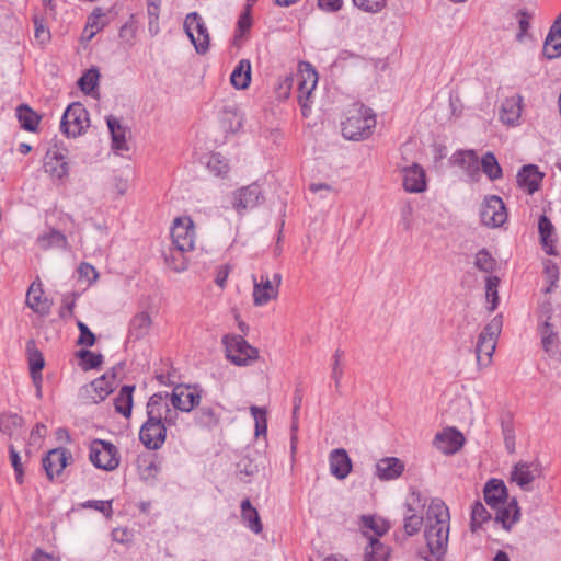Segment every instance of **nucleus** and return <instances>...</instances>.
Wrapping results in <instances>:
<instances>
[{
	"mask_svg": "<svg viewBox=\"0 0 561 561\" xmlns=\"http://www.w3.org/2000/svg\"><path fill=\"white\" fill-rule=\"evenodd\" d=\"M424 522L423 515L416 513H403V529L408 536H413L421 529Z\"/></svg>",
	"mask_w": 561,
	"mask_h": 561,
	"instance_id": "48",
	"label": "nucleus"
},
{
	"mask_svg": "<svg viewBox=\"0 0 561 561\" xmlns=\"http://www.w3.org/2000/svg\"><path fill=\"white\" fill-rule=\"evenodd\" d=\"M539 333L543 351L550 356L554 355L558 346V336L552 324L549 321H545L539 328Z\"/></svg>",
	"mask_w": 561,
	"mask_h": 561,
	"instance_id": "34",
	"label": "nucleus"
},
{
	"mask_svg": "<svg viewBox=\"0 0 561 561\" xmlns=\"http://www.w3.org/2000/svg\"><path fill=\"white\" fill-rule=\"evenodd\" d=\"M264 196L257 183L241 187L233 193L232 206L239 215L262 204Z\"/></svg>",
	"mask_w": 561,
	"mask_h": 561,
	"instance_id": "10",
	"label": "nucleus"
},
{
	"mask_svg": "<svg viewBox=\"0 0 561 561\" xmlns=\"http://www.w3.org/2000/svg\"><path fill=\"white\" fill-rule=\"evenodd\" d=\"M154 400L147 403L148 420L141 426L139 438L148 449H159L167 436V427L161 423V414L154 410Z\"/></svg>",
	"mask_w": 561,
	"mask_h": 561,
	"instance_id": "4",
	"label": "nucleus"
},
{
	"mask_svg": "<svg viewBox=\"0 0 561 561\" xmlns=\"http://www.w3.org/2000/svg\"><path fill=\"white\" fill-rule=\"evenodd\" d=\"M540 239L543 248L546 249V252L548 254H553L552 251V232H553V226L551 221L545 216H540L539 222H538Z\"/></svg>",
	"mask_w": 561,
	"mask_h": 561,
	"instance_id": "43",
	"label": "nucleus"
},
{
	"mask_svg": "<svg viewBox=\"0 0 561 561\" xmlns=\"http://www.w3.org/2000/svg\"><path fill=\"white\" fill-rule=\"evenodd\" d=\"M16 117L21 127L27 131H35L41 117L28 105L22 104L16 108Z\"/></svg>",
	"mask_w": 561,
	"mask_h": 561,
	"instance_id": "33",
	"label": "nucleus"
},
{
	"mask_svg": "<svg viewBox=\"0 0 561 561\" xmlns=\"http://www.w3.org/2000/svg\"><path fill=\"white\" fill-rule=\"evenodd\" d=\"M404 470V463L396 457L380 459L376 465V474L381 480L399 478Z\"/></svg>",
	"mask_w": 561,
	"mask_h": 561,
	"instance_id": "28",
	"label": "nucleus"
},
{
	"mask_svg": "<svg viewBox=\"0 0 561 561\" xmlns=\"http://www.w3.org/2000/svg\"><path fill=\"white\" fill-rule=\"evenodd\" d=\"M502 318L496 316L483 328L479 334L474 352L477 364L480 368L490 365L496 348L497 337L502 331Z\"/></svg>",
	"mask_w": 561,
	"mask_h": 561,
	"instance_id": "3",
	"label": "nucleus"
},
{
	"mask_svg": "<svg viewBox=\"0 0 561 561\" xmlns=\"http://www.w3.org/2000/svg\"><path fill=\"white\" fill-rule=\"evenodd\" d=\"M44 291L41 282H33L26 293V306L41 317L50 313L51 300L43 296Z\"/></svg>",
	"mask_w": 561,
	"mask_h": 561,
	"instance_id": "17",
	"label": "nucleus"
},
{
	"mask_svg": "<svg viewBox=\"0 0 561 561\" xmlns=\"http://www.w3.org/2000/svg\"><path fill=\"white\" fill-rule=\"evenodd\" d=\"M318 82V75L313 68L309 64H306V67L300 70L299 79H298V102L301 106L302 114L306 116L307 113V100L311 95V92L316 88Z\"/></svg>",
	"mask_w": 561,
	"mask_h": 561,
	"instance_id": "16",
	"label": "nucleus"
},
{
	"mask_svg": "<svg viewBox=\"0 0 561 561\" xmlns=\"http://www.w3.org/2000/svg\"><path fill=\"white\" fill-rule=\"evenodd\" d=\"M118 35L125 44H127L128 46H133L136 36V28L131 23L127 22L124 25H122Z\"/></svg>",
	"mask_w": 561,
	"mask_h": 561,
	"instance_id": "64",
	"label": "nucleus"
},
{
	"mask_svg": "<svg viewBox=\"0 0 561 561\" xmlns=\"http://www.w3.org/2000/svg\"><path fill=\"white\" fill-rule=\"evenodd\" d=\"M114 376L103 375L80 388L79 397L85 403L103 401L113 391Z\"/></svg>",
	"mask_w": 561,
	"mask_h": 561,
	"instance_id": "12",
	"label": "nucleus"
},
{
	"mask_svg": "<svg viewBox=\"0 0 561 561\" xmlns=\"http://www.w3.org/2000/svg\"><path fill=\"white\" fill-rule=\"evenodd\" d=\"M184 30L198 54H205L209 48L207 27L197 12L188 13L184 21Z\"/></svg>",
	"mask_w": 561,
	"mask_h": 561,
	"instance_id": "9",
	"label": "nucleus"
},
{
	"mask_svg": "<svg viewBox=\"0 0 561 561\" xmlns=\"http://www.w3.org/2000/svg\"><path fill=\"white\" fill-rule=\"evenodd\" d=\"M500 286V278L497 276L489 275L485 278V298L490 311H494L499 305L497 288Z\"/></svg>",
	"mask_w": 561,
	"mask_h": 561,
	"instance_id": "42",
	"label": "nucleus"
},
{
	"mask_svg": "<svg viewBox=\"0 0 561 561\" xmlns=\"http://www.w3.org/2000/svg\"><path fill=\"white\" fill-rule=\"evenodd\" d=\"M449 511L446 504L439 500L431 501L425 517V540L430 554L427 561H439L445 554L449 536Z\"/></svg>",
	"mask_w": 561,
	"mask_h": 561,
	"instance_id": "1",
	"label": "nucleus"
},
{
	"mask_svg": "<svg viewBox=\"0 0 561 561\" xmlns=\"http://www.w3.org/2000/svg\"><path fill=\"white\" fill-rule=\"evenodd\" d=\"M225 353L236 366H248L259 358V351L250 345L243 336L227 334L222 337Z\"/></svg>",
	"mask_w": 561,
	"mask_h": 561,
	"instance_id": "5",
	"label": "nucleus"
},
{
	"mask_svg": "<svg viewBox=\"0 0 561 561\" xmlns=\"http://www.w3.org/2000/svg\"><path fill=\"white\" fill-rule=\"evenodd\" d=\"M543 55L548 59L558 58L561 56V33H553L549 31V34L543 44Z\"/></svg>",
	"mask_w": 561,
	"mask_h": 561,
	"instance_id": "40",
	"label": "nucleus"
},
{
	"mask_svg": "<svg viewBox=\"0 0 561 561\" xmlns=\"http://www.w3.org/2000/svg\"><path fill=\"white\" fill-rule=\"evenodd\" d=\"M198 422L203 426L213 427L214 425L217 424L218 419H217V416H216V414H215V412H214V410L211 408L203 407L198 411Z\"/></svg>",
	"mask_w": 561,
	"mask_h": 561,
	"instance_id": "59",
	"label": "nucleus"
},
{
	"mask_svg": "<svg viewBox=\"0 0 561 561\" xmlns=\"http://www.w3.org/2000/svg\"><path fill=\"white\" fill-rule=\"evenodd\" d=\"M23 420L16 414L0 415V432L9 437L18 436L22 427Z\"/></svg>",
	"mask_w": 561,
	"mask_h": 561,
	"instance_id": "37",
	"label": "nucleus"
},
{
	"mask_svg": "<svg viewBox=\"0 0 561 561\" xmlns=\"http://www.w3.org/2000/svg\"><path fill=\"white\" fill-rule=\"evenodd\" d=\"M135 386H123L118 394L114 399V405L117 413L129 417L133 408V392Z\"/></svg>",
	"mask_w": 561,
	"mask_h": 561,
	"instance_id": "31",
	"label": "nucleus"
},
{
	"mask_svg": "<svg viewBox=\"0 0 561 561\" xmlns=\"http://www.w3.org/2000/svg\"><path fill=\"white\" fill-rule=\"evenodd\" d=\"M364 526L374 530L376 535L381 536L389 529V524L382 518H375L370 516L363 517Z\"/></svg>",
	"mask_w": 561,
	"mask_h": 561,
	"instance_id": "54",
	"label": "nucleus"
},
{
	"mask_svg": "<svg viewBox=\"0 0 561 561\" xmlns=\"http://www.w3.org/2000/svg\"><path fill=\"white\" fill-rule=\"evenodd\" d=\"M330 472L335 478L345 479L352 470V461L343 448L333 449L329 456Z\"/></svg>",
	"mask_w": 561,
	"mask_h": 561,
	"instance_id": "23",
	"label": "nucleus"
},
{
	"mask_svg": "<svg viewBox=\"0 0 561 561\" xmlns=\"http://www.w3.org/2000/svg\"><path fill=\"white\" fill-rule=\"evenodd\" d=\"M241 517L253 533L260 534L263 530L260 515L257 511L252 506L249 499H244L241 502Z\"/></svg>",
	"mask_w": 561,
	"mask_h": 561,
	"instance_id": "32",
	"label": "nucleus"
},
{
	"mask_svg": "<svg viewBox=\"0 0 561 561\" xmlns=\"http://www.w3.org/2000/svg\"><path fill=\"white\" fill-rule=\"evenodd\" d=\"M83 507L94 508L106 517H110L112 514V501H99V500H90L82 504Z\"/></svg>",
	"mask_w": 561,
	"mask_h": 561,
	"instance_id": "61",
	"label": "nucleus"
},
{
	"mask_svg": "<svg viewBox=\"0 0 561 561\" xmlns=\"http://www.w3.org/2000/svg\"><path fill=\"white\" fill-rule=\"evenodd\" d=\"M37 243L43 250L50 248L66 249L68 245L66 236L56 229H51L48 233L38 237Z\"/></svg>",
	"mask_w": 561,
	"mask_h": 561,
	"instance_id": "35",
	"label": "nucleus"
},
{
	"mask_svg": "<svg viewBox=\"0 0 561 561\" xmlns=\"http://www.w3.org/2000/svg\"><path fill=\"white\" fill-rule=\"evenodd\" d=\"M78 356L82 360V366L85 370L99 367L103 360L101 354H94L88 350H80Z\"/></svg>",
	"mask_w": 561,
	"mask_h": 561,
	"instance_id": "53",
	"label": "nucleus"
},
{
	"mask_svg": "<svg viewBox=\"0 0 561 561\" xmlns=\"http://www.w3.org/2000/svg\"><path fill=\"white\" fill-rule=\"evenodd\" d=\"M543 174L534 164L524 165L517 173V183L528 194L535 193L540 185Z\"/></svg>",
	"mask_w": 561,
	"mask_h": 561,
	"instance_id": "22",
	"label": "nucleus"
},
{
	"mask_svg": "<svg viewBox=\"0 0 561 561\" xmlns=\"http://www.w3.org/2000/svg\"><path fill=\"white\" fill-rule=\"evenodd\" d=\"M465 437L456 428H447L437 433L434 438V445L446 455L457 453L463 445Z\"/></svg>",
	"mask_w": 561,
	"mask_h": 561,
	"instance_id": "19",
	"label": "nucleus"
},
{
	"mask_svg": "<svg viewBox=\"0 0 561 561\" xmlns=\"http://www.w3.org/2000/svg\"><path fill=\"white\" fill-rule=\"evenodd\" d=\"M89 127V115L81 103L70 104L60 122V130L71 138H76Z\"/></svg>",
	"mask_w": 561,
	"mask_h": 561,
	"instance_id": "7",
	"label": "nucleus"
},
{
	"mask_svg": "<svg viewBox=\"0 0 561 561\" xmlns=\"http://www.w3.org/2000/svg\"><path fill=\"white\" fill-rule=\"evenodd\" d=\"M45 171L49 173L54 179L61 180L69 173V167L67 161L56 162L55 159L46 157Z\"/></svg>",
	"mask_w": 561,
	"mask_h": 561,
	"instance_id": "47",
	"label": "nucleus"
},
{
	"mask_svg": "<svg viewBox=\"0 0 561 561\" xmlns=\"http://www.w3.org/2000/svg\"><path fill=\"white\" fill-rule=\"evenodd\" d=\"M171 405L182 412H190L198 405L201 397L190 387H175L169 394Z\"/></svg>",
	"mask_w": 561,
	"mask_h": 561,
	"instance_id": "20",
	"label": "nucleus"
},
{
	"mask_svg": "<svg viewBox=\"0 0 561 561\" xmlns=\"http://www.w3.org/2000/svg\"><path fill=\"white\" fill-rule=\"evenodd\" d=\"M376 126V116L373 111L363 104L355 103L345 113L342 122V134L350 140L368 138Z\"/></svg>",
	"mask_w": 561,
	"mask_h": 561,
	"instance_id": "2",
	"label": "nucleus"
},
{
	"mask_svg": "<svg viewBox=\"0 0 561 561\" xmlns=\"http://www.w3.org/2000/svg\"><path fill=\"white\" fill-rule=\"evenodd\" d=\"M389 549L379 539L370 538L365 549L364 561H387Z\"/></svg>",
	"mask_w": 561,
	"mask_h": 561,
	"instance_id": "36",
	"label": "nucleus"
},
{
	"mask_svg": "<svg viewBox=\"0 0 561 561\" xmlns=\"http://www.w3.org/2000/svg\"><path fill=\"white\" fill-rule=\"evenodd\" d=\"M165 262L175 272H182L187 268V260L184 253L175 251L174 247L170 249V254L165 256Z\"/></svg>",
	"mask_w": 561,
	"mask_h": 561,
	"instance_id": "52",
	"label": "nucleus"
},
{
	"mask_svg": "<svg viewBox=\"0 0 561 561\" xmlns=\"http://www.w3.org/2000/svg\"><path fill=\"white\" fill-rule=\"evenodd\" d=\"M403 178V187L410 193H422L426 190V178L424 169L413 163L409 167H404L401 170Z\"/></svg>",
	"mask_w": 561,
	"mask_h": 561,
	"instance_id": "18",
	"label": "nucleus"
},
{
	"mask_svg": "<svg viewBox=\"0 0 561 561\" xmlns=\"http://www.w3.org/2000/svg\"><path fill=\"white\" fill-rule=\"evenodd\" d=\"M154 400V410H157L161 414V423H164V426L167 425H174L176 417H178V409L171 408L169 393L168 392H159L154 393L150 397L148 402H151Z\"/></svg>",
	"mask_w": 561,
	"mask_h": 561,
	"instance_id": "26",
	"label": "nucleus"
},
{
	"mask_svg": "<svg viewBox=\"0 0 561 561\" xmlns=\"http://www.w3.org/2000/svg\"><path fill=\"white\" fill-rule=\"evenodd\" d=\"M207 168L216 176H224L229 171L225 157L220 153H211L207 160Z\"/></svg>",
	"mask_w": 561,
	"mask_h": 561,
	"instance_id": "49",
	"label": "nucleus"
},
{
	"mask_svg": "<svg viewBox=\"0 0 561 561\" xmlns=\"http://www.w3.org/2000/svg\"><path fill=\"white\" fill-rule=\"evenodd\" d=\"M484 500L489 506L496 508L507 499V490L502 480L491 479L484 485Z\"/></svg>",
	"mask_w": 561,
	"mask_h": 561,
	"instance_id": "25",
	"label": "nucleus"
},
{
	"mask_svg": "<svg viewBox=\"0 0 561 561\" xmlns=\"http://www.w3.org/2000/svg\"><path fill=\"white\" fill-rule=\"evenodd\" d=\"M495 510V522L501 523L506 530L519 520L520 512L516 499L505 502Z\"/></svg>",
	"mask_w": 561,
	"mask_h": 561,
	"instance_id": "27",
	"label": "nucleus"
},
{
	"mask_svg": "<svg viewBox=\"0 0 561 561\" xmlns=\"http://www.w3.org/2000/svg\"><path fill=\"white\" fill-rule=\"evenodd\" d=\"M483 173L491 180L496 181L502 178V168L492 152H486L481 159Z\"/></svg>",
	"mask_w": 561,
	"mask_h": 561,
	"instance_id": "38",
	"label": "nucleus"
},
{
	"mask_svg": "<svg viewBox=\"0 0 561 561\" xmlns=\"http://www.w3.org/2000/svg\"><path fill=\"white\" fill-rule=\"evenodd\" d=\"M71 458V453L66 448L59 447L49 450L43 458V468L47 478L53 480L60 476Z\"/></svg>",
	"mask_w": 561,
	"mask_h": 561,
	"instance_id": "14",
	"label": "nucleus"
},
{
	"mask_svg": "<svg viewBox=\"0 0 561 561\" xmlns=\"http://www.w3.org/2000/svg\"><path fill=\"white\" fill-rule=\"evenodd\" d=\"M426 506V499L423 497L420 491L414 489L411 490L409 496L404 503V512L407 513H416L419 515L423 514V511Z\"/></svg>",
	"mask_w": 561,
	"mask_h": 561,
	"instance_id": "44",
	"label": "nucleus"
},
{
	"mask_svg": "<svg viewBox=\"0 0 561 561\" xmlns=\"http://www.w3.org/2000/svg\"><path fill=\"white\" fill-rule=\"evenodd\" d=\"M342 356L343 352L341 350H336L333 355L332 379L334 380L336 389L340 388L341 379L343 376V368L341 365Z\"/></svg>",
	"mask_w": 561,
	"mask_h": 561,
	"instance_id": "58",
	"label": "nucleus"
},
{
	"mask_svg": "<svg viewBox=\"0 0 561 561\" xmlns=\"http://www.w3.org/2000/svg\"><path fill=\"white\" fill-rule=\"evenodd\" d=\"M89 458L96 468L105 471H113L119 465L116 446L103 439H94L91 443Z\"/></svg>",
	"mask_w": 561,
	"mask_h": 561,
	"instance_id": "6",
	"label": "nucleus"
},
{
	"mask_svg": "<svg viewBox=\"0 0 561 561\" xmlns=\"http://www.w3.org/2000/svg\"><path fill=\"white\" fill-rule=\"evenodd\" d=\"M67 148L62 145V142L56 141L51 148H49L46 152V157L48 159L53 158L56 162L66 161L67 158Z\"/></svg>",
	"mask_w": 561,
	"mask_h": 561,
	"instance_id": "62",
	"label": "nucleus"
},
{
	"mask_svg": "<svg viewBox=\"0 0 561 561\" xmlns=\"http://www.w3.org/2000/svg\"><path fill=\"white\" fill-rule=\"evenodd\" d=\"M353 3L365 12L377 13L386 7L387 0H353Z\"/></svg>",
	"mask_w": 561,
	"mask_h": 561,
	"instance_id": "55",
	"label": "nucleus"
},
{
	"mask_svg": "<svg viewBox=\"0 0 561 561\" xmlns=\"http://www.w3.org/2000/svg\"><path fill=\"white\" fill-rule=\"evenodd\" d=\"M473 265L479 271L491 274L497 267V262L486 249H481L474 255Z\"/></svg>",
	"mask_w": 561,
	"mask_h": 561,
	"instance_id": "39",
	"label": "nucleus"
},
{
	"mask_svg": "<svg viewBox=\"0 0 561 561\" xmlns=\"http://www.w3.org/2000/svg\"><path fill=\"white\" fill-rule=\"evenodd\" d=\"M103 15L104 14L100 8L93 11V16L89 19L84 28V36L88 41H91L94 35L104 27V23L99 21Z\"/></svg>",
	"mask_w": 561,
	"mask_h": 561,
	"instance_id": "50",
	"label": "nucleus"
},
{
	"mask_svg": "<svg viewBox=\"0 0 561 561\" xmlns=\"http://www.w3.org/2000/svg\"><path fill=\"white\" fill-rule=\"evenodd\" d=\"M99 71L96 69H90L83 73V76L79 79L78 85L81 91L84 93H90L94 90L99 80Z\"/></svg>",
	"mask_w": 561,
	"mask_h": 561,
	"instance_id": "51",
	"label": "nucleus"
},
{
	"mask_svg": "<svg viewBox=\"0 0 561 561\" xmlns=\"http://www.w3.org/2000/svg\"><path fill=\"white\" fill-rule=\"evenodd\" d=\"M27 356L31 375H42V369L45 366L43 354L35 347L33 341L27 343Z\"/></svg>",
	"mask_w": 561,
	"mask_h": 561,
	"instance_id": "41",
	"label": "nucleus"
},
{
	"mask_svg": "<svg viewBox=\"0 0 561 561\" xmlns=\"http://www.w3.org/2000/svg\"><path fill=\"white\" fill-rule=\"evenodd\" d=\"M78 329L80 331V336L78 340V344L85 345V346H92L95 343V336L90 331L88 325L83 323L82 321H77Z\"/></svg>",
	"mask_w": 561,
	"mask_h": 561,
	"instance_id": "60",
	"label": "nucleus"
},
{
	"mask_svg": "<svg viewBox=\"0 0 561 561\" xmlns=\"http://www.w3.org/2000/svg\"><path fill=\"white\" fill-rule=\"evenodd\" d=\"M251 415L255 421V436H265L267 432V411L256 405L250 407Z\"/></svg>",
	"mask_w": 561,
	"mask_h": 561,
	"instance_id": "45",
	"label": "nucleus"
},
{
	"mask_svg": "<svg viewBox=\"0 0 561 561\" xmlns=\"http://www.w3.org/2000/svg\"><path fill=\"white\" fill-rule=\"evenodd\" d=\"M502 433L504 437L505 448L508 453L515 451V431L510 422H502Z\"/></svg>",
	"mask_w": 561,
	"mask_h": 561,
	"instance_id": "57",
	"label": "nucleus"
},
{
	"mask_svg": "<svg viewBox=\"0 0 561 561\" xmlns=\"http://www.w3.org/2000/svg\"><path fill=\"white\" fill-rule=\"evenodd\" d=\"M523 108V98L513 95L506 98L500 107L499 118L506 126H516L519 124Z\"/></svg>",
	"mask_w": 561,
	"mask_h": 561,
	"instance_id": "21",
	"label": "nucleus"
},
{
	"mask_svg": "<svg viewBox=\"0 0 561 561\" xmlns=\"http://www.w3.org/2000/svg\"><path fill=\"white\" fill-rule=\"evenodd\" d=\"M106 123L111 133L113 149L128 151L129 147L126 140V128L123 127L119 121L113 116H108Z\"/></svg>",
	"mask_w": 561,
	"mask_h": 561,
	"instance_id": "29",
	"label": "nucleus"
},
{
	"mask_svg": "<svg viewBox=\"0 0 561 561\" xmlns=\"http://www.w3.org/2000/svg\"><path fill=\"white\" fill-rule=\"evenodd\" d=\"M171 238L174 250L185 253L194 248V224L188 217L176 218L171 228Z\"/></svg>",
	"mask_w": 561,
	"mask_h": 561,
	"instance_id": "8",
	"label": "nucleus"
},
{
	"mask_svg": "<svg viewBox=\"0 0 561 561\" xmlns=\"http://www.w3.org/2000/svg\"><path fill=\"white\" fill-rule=\"evenodd\" d=\"M481 221L488 227H500L507 219V213L502 198L496 195L485 197L481 211Z\"/></svg>",
	"mask_w": 561,
	"mask_h": 561,
	"instance_id": "11",
	"label": "nucleus"
},
{
	"mask_svg": "<svg viewBox=\"0 0 561 561\" xmlns=\"http://www.w3.org/2000/svg\"><path fill=\"white\" fill-rule=\"evenodd\" d=\"M251 278L253 282L252 297L254 306L262 307L277 298V287L273 285L268 275H261L260 280L255 275H252Z\"/></svg>",
	"mask_w": 561,
	"mask_h": 561,
	"instance_id": "15",
	"label": "nucleus"
},
{
	"mask_svg": "<svg viewBox=\"0 0 561 561\" xmlns=\"http://www.w3.org/2000/svg\"><path fill=\"white\" fill-rule=\"evenodd\" d=\"M152 319L147 311L137 312L129 322L128 341H139L146 337L151 329Z\"/></svg>",
	"mask_w": 561,
	"mask_h": 561,
	"instance_id": "24",
	"label": "nucleus"
},
{
	"mask_svg": "<svg viewBox=\"0 0 561 561\" xmlns=\"http://www.w3.org/2000/svg\"><path fill=\"white\" fill-rule=\"evenodd\" d=\"M541 476V466L538 461H519L512 472L511 479L524 491L531 490V483Z\"/></svg>",
	"mask_w": 561,
	"mask_h": 561,
	"instance_id": "13",
	"label": "nucleus"
},
{
	"mask_svg": "<svg viewBox=\"0 0 561 561\" xmlns=\"http://www.w3.org/2000/svg\"><path fill=\"white\" fill-rule=\"evenodd\" d=\"M257 471L256 465L249 459H242L237 465V473L240 478L251 477Z\"/></svg>",
	"mask_w": 561,
	"mask_h": 561,
	"instance_id": "63",
	"label": "nucleus"
},
{
	"mask_svg": "<svg viewBox=\"0 0 561 561\" xmlns=\"http://www.w3.org/2000/svg\"><path fill=\"white\" fill-rule=\"evenodd\" d=\"M491 517L490 513L481 502H476L471 508V530L477 531L482 524L489 520Z\"/></svg>",
	"mask_w": 561,
	"mask_h": 561,
	"instance_id": "46",
	"label": "nucleus"
},
{
	"mask_svg": "<svg viewBox=\"0 0 561 561\" xmlns=\"http://www.w3.org/2000/svg\"><path fill=\"white\" fill-rule=\"evenodd\" d=\"M231 84L238 89H247L251 82V62L249 59H241L230 76Z\"/></svg>",
	"mask_w": 561,
	"mask_h": 561,
	"instance_id": "30",
	"label": "nucleus"
},
{
	"mask_svg": "<svg viewBox=\"0 0 561 561\" xmlns=\"http://www.w3.org/2000/svg\"><path fill=\"white\" fill-rule=\"evenodd\" d=\"M9 453H10L11 465L15 472L16 482L19 484H22L24 471H23V466L21 462V457L12 444L9 445Z\"/></svg>",
	"mask_w": 561,
	"mask_h": 561,
	"instance_id": "56",
	"label": "nucleus"
}]
</instances>
